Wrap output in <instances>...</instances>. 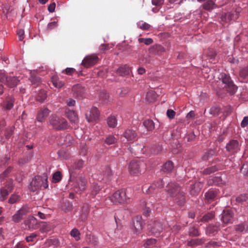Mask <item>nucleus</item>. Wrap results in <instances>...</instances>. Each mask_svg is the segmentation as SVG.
<instances>
[{"label":"nucleus","mask_w":248,"mask_h":248,"mask_svg":"<svg viewBox=\"0 0 248 248\" xmlns=\"http://www.w3.org/2000/svg\"><path fill=\"white\" fill-rule=\"evenodd\" d=\"M167 191L178 204L183 205L185 202V196L184 192L182 190L181 187L176 183L171 182L167 186Z\"/></svg>","instance_id":"obj_1"},{"label":"nucleus","mask_w":248,"mask_h":248,"mask_svg":"<svg viewBox=\"0 0 248 248\" xmlns=\"http://www.w3.org/2000/svg\"><path fill=\"white\" fill-rule=\"evenodd\" d=\"M49 125L55 130H65L69 125L67 121L63 117L56 114H52L49 118Z\"/></svg>","instance_id":"obj_2"},{"label":"nucleus","mask_w":248,"mask_h":248,"mask_svg":"<svg viewBox=\"0 0 248 248\" xmlns=\"http://www.w3.org/2000/svg\"><path fill=\"white\" fill-rule=\"evenodd\" d=\"M48 186L47 176L44 174L42 176H36L32 180L30 185V189L34 192L40 189H46Z\"/></svg>","instance_id":"obj_3"},{"label":"nucleus","mask_w":248,"mask_h":248,"mask_svg":"<svg viewBox=\"0 0 248 248\" xmlns=\"http://www.w3.org/2000/svg\"><path fill=\"white\" fill-rule=\"evenodd\" d=\"M110 200L114 204L124 203L128 202L129 198L126 195L125 189H121L116 191L113 195L106 200Z\"/></svg>","instance_id":"obj_4"},{"label":"nucleus","mask_w":248,"mask_h":248,"mask_svg":"<svg viewBox=\"0 0 248 248\" xmlns=\"http://www.w3.org/2000/svg\"><path fill=\"white\" fill-rule=\"evenodd\" d=\"M218 78L225 85L224 88L228 92L232 94H234L236 92L237 87L234 84L229 75L222 73L220 74Z\"/></svg>","instance_id":"obj_5"},{"label":"nucleus","mask_w":248,"mask_h":248,"mask_svg":"<svg viewBox=\"0 0 248 248\" xmlns=\"http://www.w3.org/2000/svg\"><path fill=\"white\" fill-rule=\"evenodd\" d=\"M164 184V180H159L154 183H153L148 187H147L146 186H144L142 188V190L143 192L147 194H157L159 191V189L163 186ZM156 198H158V199H159V197L157 196V195H156Z\"/></svg>","instance_id":"obj_6"},{"label":"nucleus","mask_w":248,"mask_h":248,"mask_svg":"<svg viewBox=\"0 0 248 248\" xmlns=\"http://www.w3.org/2000/svg\"><path fill=\"white\" fill-rule=\"evenodd\" d=\"M19 80L14 76H8L4 73L0 72V82L9 87L13 88L16 86Z\"/></svg>","instance_id":"obj_7"},{"label":"nucleus","mask_w":248,"mask_h":248,"mask_svg":"<svg viewBox=\"0 0 248 248\" xmlns=\"http://www.w3.org/2000/svg\"><path fill=\"white\" fill-rule=\"evenodd\" d=\"M13 180L11 179L8 180L5 186L0 189V201L6 200L9 194L13 191Z\"/></svg>","instance_id":"obj_8"},{"label":"nucleus","mask_w":248,"mask_h":248,"mask_svg":"<svg viewBox=\"0 0 248 248\" xmlns=\"http://www.w3.org/2000/svg\"><path fill=\"white\" fill-rule=\"evenodd\" d=\"M87 185L86 179L82 177H79L74 183L73 190L77 193H80L86 189Z\"/></svg>","instance_id":"obj_9"},{"label":"nucleus","mask_w":248,"mask_h":248,"mask_svg":"<svg viewBox=\"0 0 248 248\" xmlns=\"http://www.w3.org/2000/svg\"><path fill=\"white\" fill-rule=\"evenodd\" d=\"M144 223L141 216H136L133 220L132 229L133 233L139 234L141 232Z\"/></svg>","instance_id":"obj_10"},{"label":"nucleus","mask_w":248,"mask_h":248,"mask_svg":"<svg viewBox=\"0 0 248 248\" xmlns=\"http://www.w3.org/2000/svg\"><path fill=\"white\" fill-rule=\"evenodd\" d=\"M98 61L96 54H92L86 56L82 60L81 64L85 68H89L95 64Z\"/></svg>","instance_id":"obj_11"},{"label":"nucleus","mask_w":248,"mask_h":248,"mask_svg":"<svg viewBox=\"0 0 248 248\" xmlns=\"http://www.w3.org/2000/svg\"><path fill=\"white\" fill-rule=\"evenodd\" d=\"M25 229L30 230H36L39 228V222L36 218L31 216L28 217L24 221Z\"/></svg>","instance_id":"obj_12"},{"label":"nucleus","mask_w":248,"mask_h":248,"mask_svg":"<svg viewBox=\"0 0 248 248\" xmlns=\"http://www.w3.org/2000/svg\"><path fill=\"white\" fill-rule=\"evenodd\" d=\"M142 162L137 160L131 161L128 166V170L130 173L132 175H137L140 173V168L142 165Z\"/></svg>","instance_id":"obj_13"},{"label":"nucleus","mask_w":248,"mask_h":248,"mask_svg":"<svg viewBox=\"0 0 248 248\" xmlns=\"http://www.w3.org/2000/svg\"><path fill=\"white\" fill-rule=\"evenodd\" d=\"M226 150L231 154H234L240 150V145L237 140H231L226 145Z\"/></svg>","instance_id":"obj_14"},{"label":"nucleus","mask_w":248,"mask_h":248,"mask_svg":"<svg viewBox=\"0 0 248 248\" xmlns=\"http://www.w3.org/2000/svg\"><path fill=\"white\" fill-rule=\"evenodd\" d=\"M84 161L79 159L73 163L69 168V171L70 175V181H71L72 177H74L75 171L81 169L84 165Z\"/></svg>","instance_id":"obj_15"},{"label":"nucleus","mask_w":248,"mask_h":248,"mask_svg":"<svg viewBox=\"0 0 248 248\" xmlns=\"http://www.w3.org/2000/svg\"><path fill=\"white\" fill-rule=\"evenodd\" d=\"M29 212V208L27 207L23 206L13 216L12 220L16 223L20 222L23 218V217Z\"/></svg>","instance_id":"obj_16"},{"label":"nucleus","mask_w":248,"mask_h":248,"mask_svg":"<svg viewBox=\"0 0 248 248\" xmlns=\"http://www.w3.org/2000/svg\"><path fill=\"white\" fill-rule=\"evenodd\" d=\"M148 229L155 235H159L163 229L162 223L159 221H155L153 224L148 225Z\"/></svg>","instance_id":"obj_17"},{"label":"nucleus","mask_w":248,"mask_h":248,"mask_svg":"<svg viewBox=\"0 0 248 248\" xmlns=\"http://www.w3.org/2000/svg\"><path fill=\"white\" fill-rule=\"evenodd\" d=\"M216 0H197L198 2H203L202 5V9L208 11H211L217 7L215 3Z\"/></svg>","instance_id":"obj_18"},{"label":"nucleus","mask_w":248,"mask_h":248,"mask_svg":"<svg viewBox=\"0 0 248 248\" xmlns=\"http://www.w3.org/2000/svg\"><path fill=\"white\" fill-rule=\"evenodd\" d=\"M99 116V112L97 108H92L89 114H86V119L89 122H92L97 120Z\"/></svg>","instance_id":"obj_19"},{"label":"nucleus","mask_w":248,"mask_h":248,"mask_svg":"<svg viewBox=\"0 0 248 248\" xmlns=\"http://www.w3.org/2000/svg\"><path fill=\"white\" fill-rule=\"evenodd\" d=\"M233 214L231 210H224L222 214L221 220L224 223H232L233 221Z\"/></svg>","instance_id":"obj_20"},{"label":"nucleus","mask_w":248,"mask_h":248,"mask_svg":"<svg viewBox=\"0 0 248 248\" xmlns=\"http://www.w3.org/2000/svg\"><path fill=\"white\" fill-rule=\"evenodd\" d=\"M50 112V111L46 108H40L37 116V121L41 123L44 122Z\"/></svg>","instance_id":"obj_21"},{"label":"nucleus","mask_w":248,"mask_h":248,"mask_svg":"<svg viewBox=\"0 0 248 248\" xmlns=\"http://www.w3.org/2000/svg\"><path fill=\"white\" fill-rule=\"evenodd\" d=\"M123 135L128 141H134L137 139V132L132 129H126Z\"/></svg>","instance_id":"obj_22"},{"label":"nucleus","mask_w":248,"mask_h":248,"mask_svg":"<svg viewBox=\"0 0 248 248\" xmlns=\"http://www.w3.org/2000/svg\"><path fill=\"white\" fill-rule=\"evenodd\" d=\"M164 51V48L160 45L156 44L149 48V53L154 55H160Z\"/></svg>","instance_id":"obj_23"},{"label":"nucleus","mask_w":248,"mask_h":248,"mask_svg":"<svg viewBox=\"0 0 248 248\" xmlns=\"http://www.w3.org/2000/svg\"><path fill=\"white\" fill-rule=\"evenodd\" d=\"M72 92L76 97H82L84 93L85 89L80 84H77L73 86Z\"/></svg>","instance_id":"obj_24"},{"label":"nucleus","mask_w":248,"mask_h":248,"mask_svg":"<svg viewBox=\"0 0 248 248\" xmlns=\"http://www.w3.org/2000/svg\"><path fill=\"white\" fill-rule=\"evenodd\" d=\"M219 227V223H216L215 225H209L206 228V234L210 236L215 235L218 232Z\"/></svg>","instance_id":"obj_25"},{"label":"nucleus","mask_w":248,"mask_h":248,"mask_svg":"<svg viewBox=\"0 0 248 248\" xmlns=\"http://www.w3.org/2000/svg\"><path fill=\"white\" fill-rule=\"evenodd\" d=\"M203 186V184L201 182H196L190 188V194L193 196L197 195Z\"/></svg>","instance_id":"obj_26"},{"label":"nucleus","mask_w":248,"mask_h":248,"mask_svg":"<svg viewBox=\"0 0 248 248\" xmlns=\"http://www.w3.org/2000/svg\"><path fill=\"white\" fill-rule=\"evenodd\" d=\"M66 115L70 122L72 123H76L78 120V116L77 114L73 110L66 109Z\"/></svg>","instance_id":"obj_27"},{"label":"nucleus","mask_w":248,"mask_h":248,"mask_svg":"<svg viewBox=\"0 0 248 248\" xmlns=\"http://www.w3.org/2000/svg\"><path fill=\"white\" fill-rule=\"evenodd\" d=\"M73 141V139L72 136L69 134H67L65 136L61 137L59 142L62 145L68 146L72 143Z\"/></svg>","instance_id":"obj_28"},{"label":"nucleus","mask_w":248,"mask_h":248,"mask_svg":"<svg viewBox=\"0 0 248 248\" xmlns=\"http://www.w3.org/2000/svg\"><path fill=\"white\" fill-rule=\"evenodd\" d=\"M39 228L41 232H47L50 231L52 226L50 223L41 221L39 222Z\"/></svg>","instance_id":"obj_29"},{"label":"nucleus","mask_w":248,"mask_h":248,"mask_svg":"<svg viewBox=\"0 0 248 248\" xmlns=\"http://www.w3.org/2000/svg\"><path fill=\"white\" fill-rule=\"evenodd\" d=\"M217 192L216 191L210 189L205 193V197L206 200L208 202L213 201L216 197Z\"/></svg>","instance_id":"obj_30"},{"label":"nucleus","mask_w":248,"mask_h":248,"mask_svg":"<svg viewBox=\"0 0 248 248\" xmlns=\"http://www.w3.org/2000/svg\"><path fill=\"white\" fill-rule=\"evenodd\" d=\"M130 69L126 65L119 67L116 71V73L120 76H124L129 74Z\"/></svg>","instance_id":"obj_31"},{"label":"nucleus","mask_w":248,"mask_h":248,"mask_svg":"<svg viewBox=\"0 0 248 248\" xmlns=\"http://www.w3.org/2000/svg\"><path fill=\"white\" fill-rule=\"evenodd\" d=\"M51 82L53 86L57 88H62L64 85L63 82L60 81L57 76H53L52 77Z\"/></svg>","instance_id":"obj_32"},{"label":"nucleus","mask_w":248,"mask_h":248,"mask_svg":"<svg viewBox=\"0 0 248 248\" xmlns=\"http://www.w3.org/2000/svg\"><path fill=\"white\" fill-rule=\"evenodd\" d=\"M205 240L202 239H193L187 242V245L190 247H195L203 244Z\"/></svg>","instance_id":"obj_33"},{"label":"nucleus","mask_w":248,"mask_h":248,"mask_svg":"<svg viewBox=\"0 0 248 248\" xmlns=\"http://www.w3.org/2000/svg\"><path fill=\"white\" fill-rule=\"evenodd\" d=\"M100 189V186H99L98 183H93L91 187V192L90 193L92 197L94 198L97 193H98Z\"/></svg>","instance_id":"obj_34"},{"label":"nucleus","mask_w":248,"mask_h":248,"mask_svg":"<svg viewBox=\"0 0 248 248\" xmlns=\"http://www.w3.org/2000/svg\"><path fill=\"white\" fill-rule=\"evenodd\" d=\"M14 101L15 99L12 97L7 98L5 102L3 104V107L6 109H11L13 108Z\"/></svg>","instance_id":"obj_35"},{"label":"nucleus","mask_w":248,"mask_h":248,"mask_svg":"<svg viewBox=\"0 0 248 248\" xmlns=\"http://www.w3.org/2000/svg\"><path fill=\"white\" fill-rule=\"evenodd\" d=\"M46 98V93L45 90H40L36 96L37 101L43 103Z\"/></svg>","instance_id":"obj_36"},{"label":"nucleus","mask_w":248,"mask_h":248,"mask_svg":"<svg viewBox=\"0 0 248 248\" xmlns=\"http://www.w3.org/2000/svg\"><path fill=\"white\" fill-rule=\"evenodd\" d=\"M143 125L148 131H152L155 129V124L150 119H147L144 121Z\"/></svg>","instance_id":"obj_37"},{"label":"nucleus","mask_w":248,"mask_h":248,"mask_svg":"<svg viewBox=\"0 0 248 248\" xmlns=\"http://www.w3.org/2000/svg\"><path fill=\"white\" fill-rule=\"evenodd\" d=\"M173 167V163L170 161H168L164 164L162 170L165 172L169 173L171 171Z\"/></svg>","instance_id":"obj_38"},{"label":"nucleus","mask_w":248,"mask_h":248,"mask_svg":"<svg viewBox=\"0 0 248 248\" xmlns=\"http://www.w3.org/2000/svg\"><path fill=\"white\" fill-rule=\"evenodd\" d=\"M137 26L139 28L144 31H149L151 28V26L150 24L143 21H139L137 23Z\"/></svg>","instance_id":"obj_39"},{"label":"nucleus","mask_w":248,"mask_h":248,"mask_svg":"<svg viewBox=\"0 0 248 248\" xmlns=\"http://www.w3.org/2000/svg\"><path fill=\"white\" fill-rule=\"evenodd\" d=\"M109 95L106 92H102L99 95V100L102 103L107 104L109 102Z\"/></svg>","instance_id":"obj_40"},{"label":"nucleus","mask_w":248,"mask_h":248,"mask_svg":"<svg viewBox=\"0 0 248 248\" xmlns=\"http://www.w3.org/2000/svg\"><path fill=\"white\" fill-rule=\"evenodd\" d=\"M218 170V168L216 166L208 167L202 171V173L205 175H208L215 172Z\"/></svg>","instance_id":"obj_41"},{"label":"nucleus","mask_w":248,"mask_h":248,"mask_svg":"<svg viewBox=\"0 0 248 248\" xmlns=\"http://www.w3.org/2000/svg\"><path fill=\"white\" fill-rule=\"evenodd\" d=\"M233 14L231 13H227L222 15L221 16L222 21L228 22L232 19Z\"/></svg>","instance_id":"obj_42"},{"label":"nucleus","mask_w":248,"mask_h":248,"mask_svg":"<svg viewBox=\"0 0 248 248\" xmlns=\"http://www.w3.org/2000/svg\"><path fill=\"white\" fill-rule=\"evenodd\" d=\"M108 124L110 127L114 128L117 124V121L114 116H110L108 119Z\"/></svg>","instance_id":"obj_43"},{"label":"nucleus","mask_w":248,"mask_h":248,"mask_svg":"<svg viewBox=\"0 0 248 248\" xmlns=\"http://www.w3.org/2000/svg\"><path fill=\"white\" fill-rule=\"evenodd\" d=\"M62 178V175L60 171H57L55 172L52 177V182L55 183L59 182Z\"/></svg>","instance_id":"obj_44"},{"label":"nucleus","mask_w":248,"mask_h":248,"mask_svg":"<svg viewBox=\"0 0 248 248\" xmlns=\"http://www.w3.org/2000/svg\"><path fill=\"white\" fill-rule=\"evenodd\" d=\"M117 139L112 135L108 136L105 140V142L108 145H111L117 142Z\"/></svg>","instance_id":"obj_45"},{"label":"nucleus","mask_w":248,"mask_h":248,"mask_svg":"<svg viewBox=\"0 0 248 248\" xmlns=\"http://www.w3.org/2000/svg\"><path fill=\"white\" fill-rule=\"evenodd\" d=\"M20 200V197L16 194H12L10 197L8 202L11 204L15 203Z\"/></svg>","instance_id":"obj_46"},{"label":"nucleus","mask_w":248,"mask_h":248,"mask_svg":"<svg viewBox=\"0 0 248 248\" xmlns=\"http://www.w3.org/2000/svg\"><path fill=\"white\" fill-rule=\"evenodd\" d=\"M239 75L243 80L248 78V67L242 69L240 71Z\"/></svg>","instance_id":"obj_47"},{"label":"nucleus","mask_w":248,"mask_h":248,"mask_svg":"<svg viewBox=\"0 0 248 248\" xmlns=\"http://www.w3.org/2000/svg\"><path fill=\"white\" fill-rule=\"evenodd\" d=\"M248 199V195L247 194H241L235 198V200L238 203L246 202Z\"/></svg>","instance_id":"obj_48"},{"label":"nucleus","mask_w":248,"mask_h":248,"mask_svg":"<svg viewBox=\"0 0 248 248\" xmlns=\"http://www.w3.org/2000/svg\"><path fill=\"white\" fill-rule=\"evenodd\" d=\"M151 204V202L149 203L147 202L145 204V207L143 208V214L146 217L149 216L151 212V209L149 206Z\"/></svg>","instance_id":"obj_49"},{"label":"nucleus","mask_w":248,"mask_h":248,"mask_svg":"<svg viewBox=\"0 0 248 248\" xmlns=\"http://www.w3.org/2000/svg\"><path fill=\"white\" fill-rule=\"evenodd\" d=\"M71 235L75 238L76 241H78L80 239V232L77 229H73L71 232Z\"/></svg>","instance_id":"obj_50"},{"label":"nucleus","mask_w":248,"mask_h":248,"mask_svg":"<svg viewBox=\"0 0 248 248\" xmlns=\"http://www.w3.org/2000/svg\"><path fill=\"white\" fill-rule=\"evenodd\" d=\"M156 243V240L155 239L151 238L146 241L144 244V246L146 248H150L154 246Z\"/></svg>","instance_id":"obj_51"},{"label":"nucleus","mask_w":248,"mask_h":248,"mask_svg":"<svg viewBox=\"0 0 248 248\" xmlns=\"http://www.w3.org/2000/svg\"><path fill=\"white\" fill-rule=\"evenodd\" d=\"M189 234L191 236H199L200 233L197 228L195 227H191L189 229Z\"/></svg>","instance_id":"obj_52"},{"label":"nucleus","mask_w":248,"mask_h":248,"mask_svg":"<svg viewBox=\"0 0 248 248\" xmlns=\"http://www.w3.org/2000/svg\"><path fill=\"white\" fill-rule=\"evenodd\" d=\"M214 217V215L212 213H209L202 217L201 219L202 222H208L212 219Z\"/></svg>","instance_id":"obj_53"},{"label":"nucleus","mask_w":248,"mask_h":248,"mask_svg":"<svg viewBox=\"0 0 248 248\" xmlns=\"http://www.w3.org/2000/svg\"><path fill=\"white\" fill-rule=\"evenodd\" d=\"M146 98L149 101L152 102L155 99L156 94L153 91L148 92L146 95Z\"/></svg>","instance_id":"obj_54"},{"label":"nucleus","mask_w":248,"mask_h":248,"mask_svg":"<svg viewBox=\"0 0 248 248\" xmlns=\"http://www.w3.org/2000/svg\"><path fill=\"white\" fill-rule=\"evenodd\" d=\"M12 170L11 167H8L0 175V179L2 181L7 177Z\"/></svg>","instance_id":"obj_55"},{"label":"nucleus","mask_w":248,"mask_h":248,"mask_svg":"<svg viewBox=\"0 0 248 248\" xmlns=\"http://www.w3.org/2000/svg\"><path fill=\"white\" fill-rule=\"evenodd\" d=\"M138 41L140 43H143L146 45H149L153 43V40L152 39L150 38H140L138 39Z\"/></svg>","instance_id":"obj_56"},{"label":"nucleus","mask_w":248,"mask_h":248,"mask_svg":"<svg viewBox=\"0 0 248 248\" xmlns=\"http://www.w3.org/2000/svg\"><path fill=\"white\" fill-rule=\"evenodd\" d=\"M220 246V244L219 242H216L215 241H210L206 244V247L209 248L211 247H218Z\"/></svg>","instance_id":"obj_57"},{"label":"nucleus","mask_w":248,"mask_h":248,"mask_svg":"<svg viewBox=\"0 0 248 248\" xmlns=\"http://www.w3.org/2000/svg\"><path fill=\"white\" fill-rule=\"evenodd\" d=\"M112 175V171L110 168L107 166L105 168V170L104 171V175L107 178H109Z\"/></svg>","instance_id":"obj_58"},{"label":"nucleus","mask_w":248,"mask_h":248,"mask_svg":"<svg viewBox=\"0 0 248 248\" xmlns=\"http://www.w3.org/2000/svg\"><path fill=\"white\" fill-rule=\"evenodd\" d=\"M241 171L245 175L248 176V162L243 165L241 167Z\"/></svg>","instance_id":"obj_59"},{"label":"nucleus","mask_w":248,"mask_h":248,"mask_svg":"<svg viewBox=\"0 0 248 248\" xmlns=\"http://www.w3.org/2000/svg\"><path fill=\"white\" fill-rule=\"evenodd\" d=\"M80 155L82 156H85L88 153V148L86 145H83L80 148Z\"/></svg>","instance_id":"obj_60"},{"label":"nucleus","mask_w":248,"mask_h":248,"mask_svg":"<svg viewBox=\"0 0 248 248\" xmlns=\"http://www.w3.org/2000/svg\"><path fill=\"white\" fill-rule=\"evenodd\" d=\"M245 229V226L243 224H240L235 226V230L237 232H243Z\"/></svg>","instance_id":"obj_61"},{"label":"nucleus","mask_w":248,"mask_h":248,"mask_svg":"<svg viewBox=\"0 0 248 248\" xmlns=\"http://www.w3.org/2000/svg\"><path fill=\"white\" fill-rule=\"evenodd\" d=\"M37 237V234L34 233H32L30 235L27 236L26 238V240L27 242H33L34 240V239Z\"/></svg>","instance_id":"obj_62"},{"label":"nucleus","mask_w":248,"mask_h":248,"mask_svg":"<svg viewBox=\"0 0 248 248\" xmlns=\"http://www.w3.org/2000/svg\"><path fill=\"white\" fill-rule=\"evenodd\" d=\"M17 35L19 41H22L24 38V31L22 29L18 30L17 31Z\"/></svg>","instance_id":"obj_63"},{"label":"nucleus","mask_w":248,"mask_h":248,"mask_svg":"<svg viewBox=\"0 0 248 248\" xmlns=\"http://www.w3.org/2000/svg\"><path fill=\"white\" fill-rule=\"evenodd\" d=\"M213 153V151H210L206 153L202 156V159L203 160H209L211 156L212 155Z\"/></svg>","instance_id":"obj_64"}]
</instances>
